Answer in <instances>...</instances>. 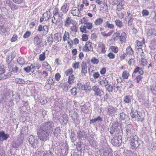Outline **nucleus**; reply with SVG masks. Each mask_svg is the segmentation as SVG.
Wrapping results in <instances>:
<instances>
[{
    "label": "nucleus",
    "mask_w": 156,
    "mask_h": 156,
    "mask_svg": "<svg viewBox=\"0 0 156 156\" xmlns=\"http://www.w3.org/2000/svg\"><path fill=\"white\" fill-rule=\"evenodd\" d=\"M91 62L94 65H97L99 62L98 59L96 58L95 57H93L91 60Z\"/></svg>",
    "instance_id": "09e8293b"
},
{
    "label": "nucleus",
    "mask_w": 156,
    "mask_h": 156,
    "mask_svg": "<svg viewBox=\"0 0 156 156\" xmlns=\"http://www.w3.org/2000/svg\"><path fill=\"white\" fill-rule=\"evenodd\" d=\"M122 139L121 136H116L111 139V142L114 146H119L122 143Z\"/></svg>",
    "instance_id": "7ed1b4c3"
},
{
    "label": "nucleus",
    "mask_w": 156,
    "mask_h": 156,
    "mask_svg": "<svg viewBox=\"0 0 156 156\" xmlns=\"http://www.w3.org/2000/svg\"><path fill=\"white\" fill-rule=\"evenodd\" d=\"M42 66L46 69L48 70V71L50 70L51 69L50 66L46 62H43Z\"/></svg>",
    "instance_id": "ea45409f"
},
{
    "label": "nucleus",
    "mask_w": 156,
    "mask_h": 156,
    "mask_svg": "<svg viewBox=\"0 0 156 156\" xmlns=\"http://www.w3.org/2000/svg\"><path fill=\"white\" fill-rule=\"evenodd\" d=\"M53 122L48 121L42 123L37 129V134L40 140L44 142L48 140L50 133L54 127Z\"/></svg>",
    "instance_id": "f257e3e1"
},
{
    "label": "nucleus",
    "mask_w": 156,
    "mask_h": 156,
    "mask_svg": "<svg viewBox=\"0 0 156 156\" xmlns=\"http://www.w3.org/2000/svg\"><path fill=\"white\" fill-rule=\"evenodd\" d=\"M126 134L128 138L130 137V138L132 136L135 135V130L132 127V126L130 125H128L127 127L126 128Z\"/></svg>",
    "instance_id": "20e7f679"
},
{
    "label": "nucleus",
    "mask_w": 156,
    "mask_h": 156,
    "mask_svg": "<svg viewBox=\"0 0 156 156\" xmlns=\"http://www.w3.org/2000/svg\"><path fill=\"white\" fill-rule=\"evenodd\" d=\"M122 76L123 79H127L129 76V74L127 71H125L123 72Z\"/></svg>",
    "instance_id": "c03bdc74"
},
{
    "label": "nucleus",
    "mask_w": 156,
    "mask_h": 156,
    "mask_svg": "<svg viewBox=\"0 0 156 156\" xmlns=\"http://www.w3.org/2000/svg\"><path fill=\"white\" fill-rule=\"evenodd\" d=\"M80 89L78 88L74 87L71 90V93L73 95L75 96L79 92Z\"/></svg>",
    "instance_id": "c756f323"
},
{
    "label": "nucleus",
    "mask_w": 156,
    "mask_h": 156,
    "mask_svg": "<svg viewBox=\"0 0 156 156\" xmlns=\"http://www.w3.org/2000/svg\"><path fill=\"white\" fill-rule=\"evenodd\" d=\"M38 154L41 155L43 156H52L53 153H52L50 151H46L45 152L41 151L39 152Z\"/></svg>",
    "instance_id": "b1692460"
},
{
    "label": "nucleus",
    "mask_w": 156,
    "mask_h": 156,
    "mask_svg": "<svg viewBox=\"0 0 156 156\" xmlns=\"http://www.w3.org/2000/svg\"><path fill=\"white\" fill-rule=\"evenodd\" d=\"M133 100L132 97L130 95L125 96L123 98V102L126 104L130 103Z\"/></svg>",
    "instance_id": "a211bd4d"
},
{
    "label": "nucleus",
    "mask_w": 156,
    "mask_h": 156,
    "mask_svg": "<svg viewBox=\"0 0 156 156\" xmlns=\"http://www.w3.org/2000/svg\"><path fill=\"white\" fill-rule=\"evenodd\" d=\"M60 132L61 130L60 128L59 127H57L55 128V131L53 132V134L55 136L57 137L60 136L61 134Z\"/></svg>",
    "instance_id": "2f4dec72"
},
{
    "label": "nucleus",
    "mask_w": 156,
    "mask_h": 156,
    "mask_svg": "<svg viewBox=\"0 0 156 156\" xmlns=\"http://www.w3.org/2000/svg\"><path fill=\"white\" fill-rule=\"evenodd\" d=\"M78 27H76V26L75 25H73L70 28V30L72 32H77L78 30Z\"/></svg>",
    "instance_id": "bf43d9fd"
},
{
    "label": "nucleus",
    "mask_w": 156,
    "mask_h": 156,
    "mask_svg": "<svg viewBox=\"0 0 156 156\" xmlns=\"http://www.w3.org/2000/svg\"><path fill=\"white\" fill-rule=\"evenodd\" d=\"M46 58L45 52H43L39 55V60L41 61H44Z\"/></svg>",
    "instance_id": "864d4df0"
},
{
    "label": "nucleus",
    "mask_w": 156,
    "mask_h": 156,
    "mask_svg": "<svg viewBox=\"0 0 156 156\" xmlns=\"http://www.w3.org/2000/svg\"><path fill=\"white\" fill-rule=\"evenodd\" d=\"M125 4V2L123 0H120L117 5V8L118 9L121 10L123 9V6Z\"/></svg>",
    "instance_id": "a878e982"
},
{
    "label": "nucleus",
    "mask_w": 156,
    "mask_h": 156,
    "mask_svg": "<svg viewBox=\"0 0 156 156\" xmlns=\"http://www.w3.org/2000/svg\"><path fill=\"white\" fill-rule=\"evenodd\" d=\"M77 137L79 139L85 140L87 139V135L84 131L78 130L77 132Z\"/></svg>",
    "instance_id": "423d86ee"
},
{
    "label": "nucleus",
    "mask_w": 156,
    "mask_h": 156,
    "mask_svg": "<svg viewBox=\"0 0 156 156\" xmlns=\"http://www.w3.org/2000/svg\"><path fill=\"white\" fill-rule=\"evenodd\" d=\"M55 80L51 78V77H49L47 81V83L49 85H53L55 82Z\"/></svg>",
    "instance_id": "5fc2aeb1"
},
{
    "label": "nucleus",
    "mask_w": 156,
    "mask_h": 156,
    "mask_svg": "<svg viewBox=\"0 0 156 156\" xmlns=\"http://www.w3.org/2000/svg\"><path fill=\"white\" fill-rule=\"evenodd\" d=\"M71 86V85L68 83L63 81L61 82L59 85V87L65 91H67Z\"/></svg>",
    "instance_id": "1a4fd4ad"
},
{
    "label": "nucleus",
    "mask_w": 156,
    "mask_h": 156,
    "mask_svg": "<svg viewBox=\"0 0 156 156\" xmlns=\"http://www.w3.org/2000/svg\"><path fill=\"white\" fill-rule=\"evenodd\" d=\"M15 81L16 83L19 84H24L25 82L23 80L20 78H16L15 79Z\"/></svg>",
    "instance_id": "603ef678"
},
{
    "label": "nucleus",
    "mask_w": 156,
    "mask_h": 156,
    "mask_svg": "<svg viewBox=\"0 0 156 156\" xmlns=\"http://www.w3.org/2000/svg\"><path fill=\"white\" fill-rule=\"evenodd\" d=\"M59 121L61 125H65L68 122V118L66 114H63L60 118Z\"/></svg>",
    "instance_id": "f8f14e48"
},
{
    "label": "nucleus",
    "mask_w": 156,
    "mask_h": 156,
    "mask_svg": "<svg viewBox=\"0 0 156 156\" xmlns=\"http://www.w3.org/2000/svg\"><path fill=\"white\" fill-rule=\"evenodd\" d=\"M146 32L147 34L149 36H155L156 35V30H155L154 29L148 28L147 29Z\"/></svg>",
    "instance_id": "5701e85b"
},
{
    "label": "nucleus",
    "mask_w": 156,
    "mask_h": 156,
    "mask_svg": "<svg viewBox=\"0 0 156 156\" xmlns=\"http://www.w3.org/2000/svg\"><path fill=\"white\" fill-rule=\"evenodd\" d=\"M42 39L40 38L37 35L35 36L33 39V44L35 46H37L40 45L42 42Z\"/></svg>",
    "instance_id": "f3484780"
},
{
    "label": "nucleus",
    "mask_w": 156,
    "mask_h": 156,
    "mask_svg": "<svg viewBox=\"0 0 156 156\" xmlns=\"http://www.w3.org/2000/svg\"><path fill=\"white\" fill-rule=\"evenodd\" d=\"M85 144L81 142H78L76 145L77 150L79 151L85 150Z\"/></svg>",
    "instance_id": "6ab92c4d"
},
{
    "label": "nucleus",
    "mask_w": 156,
    "mask_h": 156,
    "mask_svg": "<svg viewBox=\"0 0 156 156\" xmlns=\"http://www.w3.org/2000/svg\"><path fill=\"white\" fill-rule=\"evenodd\" d=\"M87 65L85 62H83L81 64L82 69L81 72L83 76H85L87 72Z\"/></svg>",
    "instance_id": "aec40b11"
},
{
    "label": "nucleus",
    "mask_w": 156,
    "mask_h": 156,
    "mask_svg": "<svg viewBox=\"0 0 156 156\" xmlns=\"http://www.w3.org/2000/svg\"><path fill=\"white\" fill-rule=\"evenodd\" d=\"M17 62L19 64L23 65L25 63V62L23 58L20 57L18 58Z\"/></svg>",
    "instance_id": "37998d69"
},
{
    "label": "nucleus",
    "mask_w": 156,
    "mask_h": 156,
    "mask_svg": "<svg viewBox=\"0 0 156 156\" xmlns=\"http://www.w3.org/2000/svg\"><path fill=\"white\" fill-rule=\"evenodd\" d=\"M80 11L79 9H73L71 11V13L74 16H78L79 14Z\"/></svg>",
    "instance_id": "a19ab883"
},
{
    "label": "nucleus",
    "mask_w": 156,
    "mask_h": 156,
    "mask_svg": "<svg viewBox=\"0 0 156 156\" xmlns=\"http://www.w3.org/2000/svg\"><path fill=\"white\" fill-rule=\"evenodd\" d=\"M130 141L131 148L132 149H136L137 148H140L143 142L139 140L138 137L136 136H133L131 137Z\"/></svg>",
    "instance_id": "f03ea898"
},
{
    "label": "nucleus",
    "mask_w": 156,
    "mask_h": 156,
    "mask_svg": "<svg viewBox=\"0 0 156 156\" xmlns=\"http://www.w3.org/2000/svg\"><path fill=\"white\" fill-rule=\"evenodd\" d=\"M107 90L109 92H111L112 91L113 87L111 85H108L106 87Z\"/></svg>",
    "instance_id": "338daca9"
},
{
    "label": "nucleus",
    "mask_w": 156,
    "mask_h": 156,
    "mask_svg": "<svg viewBox=\"0 0 156 156\" xmlns=\"http://www.w3.org/2000/svg\"><path fill=\"white\" fill-rule=\"evenodd\" d=\"M103 22V20L101 18H98L96 20L95 22V24L97 25H100Z\"/></svg>",
    "instance_id": "e433bc0d"
},
{
    "label": "nucleus",
    "mask_w": 156,
    "mask_h": 156,
    "mask_svg": "<svg viewBox=\"0 0 156 156\" xmlns=\"http://www.w3.org/2000/svg\"><path fill=\"white\" fill-rule=\"evenodd\" d=\"M117 108L112 106H109L108 107L107 114L111 116H112L115 114Z\"/></svg>",
    "instance_id": "2eb2a0df"
},
{
    "label": "nucleus",
    "mask_w": 156,
    "mask_h": 156,
    "mask_svg": "<svg viewBox=\"0 0 156 156\" xmlns=\"http://www.w3.org/2000/svg\"><path fill=\"white\" fill-rule=\"evenodd\" d=\"M75 77L73 75H71L69 76L68 79V83L71 85L74 82Z\"/></svg>",
    "instance_id": "c85d7f7f"
},
{
    "label": "nucleus",
    "mask_w": 156,
    "mask_h": 156,
    "mask_svg": "<svg viewBox=\"0 0 156 156\" xmlns=\"http://www.w3.org/2000/svg\"><path fill=\"white\" fill-rule=\"evenodd\" d=\"M102 118L100 116H98L97 118H95L94 119H92L90 120V124L94 123L97 121L101 122L102 121Z\"/></svg>",
    "instance_id": "7c9ffc66"
},
{
    "label": "nucleus",
    "mask_w": 156,
    "mask_h": 156,
    "mask_svg": "<svg viewBox=\"0 0 156 156\" xmlns=\"http://www.w3.org/2000/svg\"><path fill=\"white\" fill-rule=\"evenodd\" d=\"M115 23L116 25L119 28H121L123 26L122 23L121 21L119 20H116L115 21Z\"/></svg>",
    "instance_id": "c9c22d12"
},
{
    "label": "nucleus",
    "mask_w": 156,
    "mask_h": 156,
    "mask_svg": "<svg viewBox=\"0 0 156 156\" xmlns=\"http://www.w3.org/2000/svg\"><path fill=\"white\" fill-rule=\"evenodd\" d=\"M144 115L142 113L139 112H136V120L137 121L142 122L144 121Z\"/></svg>",
    "instance_id": "dca6fc26"
},
{
    "label": "nucleus",
    "mask_w": 156,
    "mask_h": 156,
    "mask_svg": "<svg viewBox=\"0 0 156 156\" xmlns=\"http://www.w3.org/2000/svg\"><path fill=\"white\" fill-rule=\"evenodd\" d=\"M126 53L129 55H132L133 53V51L130 46L128 47L126 49Z\"/></svg>",
    "instance_id": "79ce46f5"
},
{
    "label": "nucleus",
    "mask_w": 156,
    "mask_h": 156,
    "mask_svg": "<svg viewBox=\"0 0 156 156\" xmlns=\"http://www.w3.org/2000/svg\"><path fill=\"white\" fill-rule=\"evenodd\" d=\"M110 48L111 49L112 51L114 53H117L118 51L119 48L117 46H111L110 47Z\"/></svg>",
    "instance_id": "3c124183"
},
{
    "label": "nucleus",
    "mask_w": 156,
    "mask_h": 156,
    "mask_svg": "<svg viewBox=\"0 0 156 156\" xmlns=\"http://www.w3.org/2000/svg\"><path fill=\"white\" fill-rule=\"evenodd\" d=\"M100 80L99 81L100 85L102 87H106L108 85V82L106 78L103 76H101L100 77Z\"/></svg>",
    "instance_id": "4468645a"
},
{
    "label": "nucleus",
    "mask_w": 156,
    "mask_h": 156,
    "mask_svg": "<svg viewBox=\"0 0 156 156\" xmlns=\"http://www.w3.org/2000/svg\"><path fill=\"white\" fill-rule=\"evenodd\" d=\"M118 117L119 119L123 122H126L130 119L129 116L127 114L123 112L121 113L119 115Z\"/></svg>",
    "instance_id": "6e6552de"
},
{
    "label": "nucleus",
    "mask_w": 156,
    "mask_h": 156,
    "mask_svg": "<svg viewBox=\"0 0 156 156\" xmlns=\"http://www.w3.org/2000/svg\"><path fill=\"white\" fill-rule=\"evenodd\" d=\"M114 38L113 39L115 41L117 40L118 39L120 38V34L119 33L117 32L115 34H114L113 35Z\"/></svg>",
    "instance_id": "13d9d810"
},
{
    "label": "nucleus",
    "mask_w": 156,
    "mask_h": 156,
    "mask_svg": "<svg viewBox=\"0 0 156 156\" xmlns=\"http://www.w3.org/2000/svg\"><path fill=\"white\" fill-rule=\"evenodd\" d=\"M28 140L30 144L34 148H35L36 147L37 144L36 141H37V140H36L35 137L32 135L30 136L28 139Z\"/></svg>",
    "instance_id": "ddd939ff"
},
{
    "label": "nucleus",
    "mask_w": 156,
    "mask_h": 156,
    "mask_svg": "<svg viewBox=\"0 0 156 156\" xmlns=\"http://www.w3.org/2000/svg\"><path fill=\"white\" fill-rule=\"evenodd\" d=\"M31 33V32L29 31H27L23 35V37L25 39L28 37L30 36Z\"/></svg>",
    "instance_id": "680f3d73"
},
{
    "label": "nucleus",
    "mask_w": 156,
    "mask_h": 156,
    "mask_svg": "<svg viewBox=\"0 0 156 156\" xmlns=\"http://www.w3.org/2000/svg\"><path fill=\"white\" fill-rule=\"evenodd\" d=\"M54 41L55 42H57L61 41L62 37L60 34L56 33L54 34Z\"/></svg>",
    "instance_id": "393cba45"
},
{
    "label": "nucleus",
    "mask_w": 156,
    "mask_h": 156,
    "mask_svg": "<svg viewBox=\"0 0 156 156\" xmlns=\"http://www.w3.org/2000/svg\"><path fill=\"white\" fill-rule=\"evenodd\" d=\"M73 73V69H69L67 70L65 72V73L66 76H69L72 74Z\"/></svg>",
    "instance_id": "8fccbe9b"
},
{
    "label": "nucleus",
    "mask_w": 156,
    "mask_h": 156,
    "mask_svg": "<svg viewBox=\"0 0 156 156\" xmlns=\"http://www.w3.org/2000/svg\"><path fill=\"white\" fill-rule=\"evenodd\" d=\"M119 126V124L118 122H114L112 123V127L115 129L117 130L118 132H119V129L118 127Z\"/></svg>",
    "instance_id": "58836bf2"
},
{
    "label": "nucleus",
    "mask_w": 156,
    "mask_h": 156,
    "mask_svg": "<svg viewBox=\"0 0 156 156\" xmlns=\"http://www.w3.org/2000/svg\"><path fill=\"white\" fill-rule=\"evenodd\" d=\"M139 73L140 75H143L144 74V71L141 68L139 67H136L133 71V73Z\"/></svg>",
    "instance_id": "cd10ccee"
},
{
    "label": "nucleus",
    "mask_w": 156,
    "mask_h": 156,
    "mask_svg": "<svg viewBox=\"0 0 156 156\" xmlns=\"http://www.w3.org/2000/svg\"><path fill=\"white\" fill-rule=\"evenodd\" d=\"M37 30L39 32L42 31V35H45L47 34L48 31V28L47 26L39 25L38 27Z\"/></svg>",
    "instance_id": "0eeeda50"
},
{
    "label": "nucleus",
    "mask_w": 156,
    "mask_h": 156,
    "mask_svg": "<svg viewBox=\"0 0 156 156\" xmlns=\"http://www.w3.org/2000/svg\"><path fill=\"white\" fill-rule=\"evenodd\" d=\"M69 34L68 32H65L63 37V41H69Z\"/></svg>",
    "instance_id": "473e14b6"
},
{
    "label": "nucleus",
    "mask_w": 156,
    "mask_h": 156,
    "mask_svg": "<svg viewBox=\"0 0 156 156\" xmlns=\"http://www.w3.org/2000/svg\"><path fill=\"white\" fill-rule=\"evenodd\" d=\"M97 49L98 52L100 53H104L106 51L105 45L102 42H100L98 44Z\"/></svg>",
    "instance_id": "9b49d317"
},
{
    "label": "nucleus",
    "mask_w": 156,
    "mask_h": 156,
    "mask_svg": "<svg viewBox=\"0 0 156 156\" xmlns=\"http://www.w3.org/2000/svg\"><path fill=\"white\" fill-rule=\"evenodd\" d=\"M85 26L87 28L90 30L92 28V24L91 23L88 22L87 23L85 24Z\"/></svg>",
    "instance_id": "4d7b16f0"
},
{
    "label": "nucleus",
    "mask_w": 156,
    "mask_h": 156,
    "mask_svg": "<svg viewBox=\"0 0 156 156\" xmlns=\"http://www.w3.org/2000/svg\"><path fill=\"white\" fill-rule=\"evenodd\" d=\"M101 156H112V150L110 148H108L101 152L100 150Z\"/></svg>",
    "instance_id": "39448f33"
},
{
    "label": "nucleus",
    "mask_w": 156,
    "mask_h": 156,
    "mask_svg": "<svg viewBox=\"0 0 156 156\" xmlns=\"http://www.w3.org/2000/svg\"><path fill=\"white\" fill-rule=\"evenodd\" d=\"M69 5L67 4H65L62 6L61 10L64 13L66 12L68 10Z\"/></svg>",
    "instance_id": "72a5a7b5"
},
{
    "label": "nucleus",
    "mask_w": 156,
    "mask_h": 156,
    "mask_svg": "<svg viewBox=\"0 0 156 156\" xmlns=\"http://www.w3.org/2000/svg\"><path fill=\"white\" fill-rule=\"evenodd\" d=\"M113 89L114 90V91L117 92L119 90L120 87L117 84H114L112 86Z\"/></svg>",
    "instance_id": "774afa93"
},
{
    "label": "nucleus",
    "mask_w": 156,
    "mask_h": 156,
    "mask_svg": "<svg viewBox=\"0 0 156 156\" xmlns=\"http://www.w3.org/2000/svg\"><path fill=\"white\" fill-rule=\"evenodd\" d=\"M48 102L47 99L46 97H43L40 101V102L42 105H44L45 104L47 103Z\"/></svg>",
    "instance_id": "6e6d98bb"
},
{
    "label": "nucleus",
    "mask_w": 156,
    "mask_h": 156,
    "mask_svg": "<svg viewBox=\"0 0 156 156\" xmlns=\"http://www.w3.org/2000/svg\"><path fill=\"white\" fill-rule=\"evenodd\" d=\"M9 136V135L5 134L4 131H0V140H2V141L6 140Z\"/></svg>",
    "instance_id": "4be33fe9"
},
{
    "label": "nucleus",
    "mask_w": 156,
    "mask_h": 156,
    "mask_svg": "<svg viewBox=\"0 0 156 156\" xmlns=\"http://www.w3.org/2000/svg\"><path fill=\"white\" fill-rule=\"evenodd\" d=\"M105 27L110 29H112L114 27V25L113 24H110L108 21H107L105 23Z\"/></svg>",
    "instance_id": "de8ad7c7"
},
{
    "label": "nucleus",
    "mask_w": 156,
    "mask_h": 156,
    "mask_svg": "<svg viewBox=\"0 0 156 156\" xmlns=\"http://www.w3.org/2000/svg\"><path fill=\"white\" fill-rule=\"evenodd\" d=\"M113 31L111 30L107 34L105 33L104 32H101V34L103 37H108L110 36L113 33Z\"/></svg>",
    "instance_id": "49530a36"
},
{
    "label": "nucleus",
    "mask_w": 156,
    "mask_h": 156,
    "mask_svg": "<svg viewBox=\"0 0 156 156\" xmlns=\"http://www.w3.org/2000/svg\"><path fill=\"white\" fill-rule=\"evenodd\" d=\"M92 90L94 92V95L96 96H101L103 94L102 90L100 89L96 85L93 87Z\"/></svg>",
    "instance_id": "9d476101"
},
{
    "label": "nucleus",
    "mask_w": 156,
    "mask_h": 156,
    "mask_svg": "<svg viewBox=\"0 0 156 156\" xmlns=\"http://www.w3.org/2000/svg\"><path fill=\"white\" fill-rule=\"evenodd\" d=\"M50 12L49 11H47L43 14L42 16L44 18V20L47 21L50 17Z\"/></svg>",
    "instance_id": "bb28decb"
},
{
    "label": "nucleus",
    "mask_w": 156,
    "mask_h": 156,
    "mask_svg": "<svg viewBox=\"0 0 156 156\" xmlns=\"http://www.w3.org/2000/svg\"><path fill=\"white\" fill-rule=\"evenodd\" d=\"M142 14L143 16H147L149 15V11L147 10H144L142 12Z\"/></svg>",
    "instance_id": "69168bd1"
},
{
    "label": "nucleus",
    "mask_w": 156,
    "mask_h": 156,
    "mask_svg": "<svg viewBox=\"0 0 156 156\" xmlns=\"http://www.w3.org/2000/svg\"><path fill=\"white\" fill-rule=\"evenodd\" d=\"M126 38V34L125 32H122L120 37V40L121 42L125 41Z\"/></svg>",
    "instance_id": "4c0bfd02"
},
{
    "label": "nucleus",
    "mask_w": 156,
    "mask_h": 156,
    "mask_svg": "<svg viewBox=\"0 0 156 156\" xmlns=\"http://www.w3.org/2000/svg\"><path fill=\"white\" fill-rule=\"evenodd\" d=\"M59 12V9L57 7L55 8L53 11V14L54 16H56L58 15V12Z\"/></svg>",
    "instance_id": "052dcab7"
},
{
    "label": "nucleus",
    "mask_w": 156,
    "mask_h": 156,
    "mask_svg": "<svg viewBox=\"0 0 156 156\" xmlns=\"http://www.w3.org/2000/svg\"><path fill=\"white\" fill-rule=\"evenodd\" d=\"M12 54L9 55L7 56L6 58V62L8 64V67H11L13 65L12 63Z\"/></svg>",
    "instance_id": "412c9836"
},
{
    "label": "nucleus",
    "mask_w": 156,
    "mask_h": 156,
    "mask_svg": "<svg viewBox=\"0 0 156 156\" xmlns=\"http://www.w3.org/2000/svg\"><path fill=\"white\" fill-rule=\"evenodd\" d=\"M11 76V73L10 72L6 74H5L4 76H2L3 80L9 78Z\"/></svg>",
    "instance_id": "0e129e2a"
},
{
    "label": "nucleus",
    "mask_w": 156,
    "mask_h": 156,
    "mask_svg": "<svg viewBox=\"0 0 156 156\" xmlns=\"http://www.w3.org/2000/svg\"><path fill=\"white\" fill-rule=\"evenodd\" d=\"M72 23V20L71 18L69 17H67L66 18V20L65 21V25L66 27H68Z\"/></svg>",
    "instance_id": "f704fd0d"
},
{
    "label": "nucleus",
    "mask_w": 156,
    "mask_h": 156,
    "mask_svg": "<svg viewBox=\"0 0 156 156\" xmlns=\"http://www.w3.org/2000/svg\"><path fill=\"white\" fill-rule=\"evenodd\" d=\"M108 131L110 132L111 134L116 135L118 132L117 130L115 129H114L112 127L109 128Z\"/></svg>",
    "instance_id": "a18cd8bd"
},
{
    "label": "nucleus",
    "mask_w": 156,
    "mask_h": 156,
    "mask_svg": "<svg viewBox=\"0 0 156 156\" xmlns=\"http://www.w3.org/2000/svg\"><path fill=\"white\" fill-rule=\"evenodd\" d=\"M54 39L52 36H50L48 37V43L50 44H52V42L54 41Z\"/></svg>",
    "instance_id": "e2e57ef3"
}]
</instances>
